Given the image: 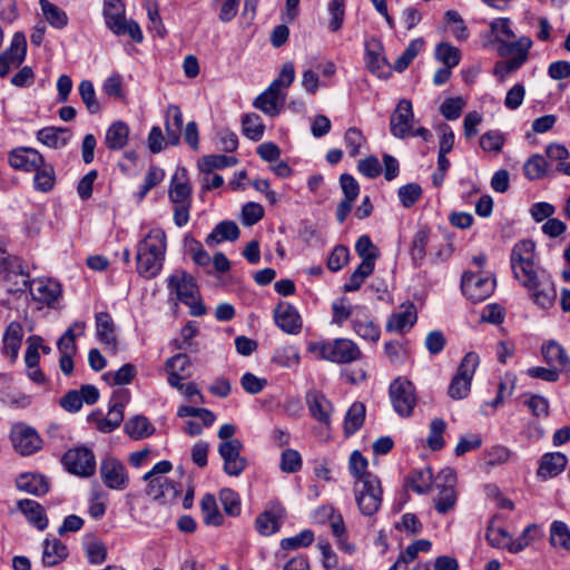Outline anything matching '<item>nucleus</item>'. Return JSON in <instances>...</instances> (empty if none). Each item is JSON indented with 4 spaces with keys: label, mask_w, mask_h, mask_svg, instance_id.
<instances>
[{
    "label": "nucleus",
    "mask_w": 570,
    "mask_h": 570,
    "mask_svg": "<svg viewBox=\"0 0 570 570\" xmlns=\"http://www.w3.org/2000/svg\"><path fill=\"white\" fill-rule=\"evenodd\" d=\"M86 324L82 321L72 323L59 338L57 346L60 355H75L77 352L76 338L85 334Z\"/></svg>",
    "instance_id": "nucleus-34"
},
{
    "label": "nucleus",
    "mask_w": 570,
    "mask_h": 570,
    "mask_svg": "<svg viewBox=\"0 0 570 570\" xmlns=\"http://www.w3.org/2000/svg\"><path fill=\"white\" fill-rule=\"evenodd\" d=\"M166 253V234L161 228L151 229L138 244L137 272L149 279L159 274Z\"/></svg>",
    "instance_id": "nucleus-1"
},
{
    "label": "nucleus",
    "mask_w": 570,
    "mask_h": 570,
    "mask_svg": "<svg viewBox=\"0 0 570 570\" xmlns=\"http://www.w3.org/2000/svg\"><path fill=\"white\" fill-rule=\"evenodd\" d=\"M353 492L357 508L363 515L372 517L380 510L383 489L377 475L366 474L362 480H355Z\"/></svg>",
    "instance_id": "nucleus-5"
},
{
    "label": "nucleus",
    "mask_w": 570,
    "mask_h": 570,
    "mask_svg": "<svg viewBox=\"0 0 570 570\" xmlns=\"http://www.w3.org/2000/svg\"><path fill=\"white\" fill-rule=\"evenodd\" d=\"M146 494L155 501L171 504L180 494V488L168 478L153 479L147 482Z\"/></svg>",
    "instance_id": "nucleus-21"
},
{
    "label": "nucleus",
    "mask_w": 570,
    "mask_h": 570,
    "mask_svg": "<svg viewBox=\"0 0 570 570\" xmlns=\"http://www.w3.org/2000/svg\"><path fill=\"white\" fill-rule=\"evenodd\" d=\"M541 355L543 361L558 371H570V356L567 351L554 340L542 344Z\"/></svg>",
    "instance_id": "nucleus-26"
},
{
    "label": "nucleus",
    "mask_w": 570,
    "mask_h": 570,
    "mask_svg": "<svg viewBox=\"0 0 570 570\" xmlns=\"http://www.w3.org/2000/svg\"><path fill=\"white\" fill-rule=\"evenodd\" d=\"M435 58L444 66L454 68L460 62L461 52L456 47L448 42H442L435 48Z\"/></svg>",
    "instance_id": "nucleus-55"
},
{
    "label": "nucleus",
    "mask_w": 570,
    "mask_h": 570,
    "mask_svg": "<svg viewBox=\"0 0 570 570\" xmlns=\"http://www.w3.org/2000/svg\"><path fill=\"white\" fill-rule=\"evenodd\" d=\"M168 289L170 294H175L177 299L190 306L191 314L202 316L206 313L205 306L196 301L198 287L195 278L187 272L179 269L175 271L168 277Z\"/></svg>",
    "instance_id": "nucleus-6"
},
{
    "label": "nucleus",
    "mask_w": 570,
    "mask_h": 570,
    "mask_svg": "<svg viewBox=\"0 0 570 570\" xmlns=\"http://www.w3.org/2000/svg\"><path fill=\"white\" fill-rule=\"evenodd\" d=\"M191 193L187 170L185 168L176 170L170 180L168 197L174 206V223L178 227H184L189 222Z\"/></svg>",
    "instance_id": "nucleus-4"
},
{
    "label": "nucleus",
    "mask_w": 570,
    "mask_h": 570,
    "mask_svg": "<svg viewBox=\"0 0 570 570\" xmlns=\"http://www.w3.org/2000/svg\"><path fill=\"white\" fill-rule=\"evenodd\" d=\"M243 443L238 439L223 441L218 445V453L224 464L223 470L230 476L240 475L248 465V461L240 455Z\"/></svg>",
    "instance_id": "nucleus-15"
},
{
    "label": "nucleus",
    "mask_w": 570,
    "mask_h": 570,
    "mask_svg": "<svg viewBox=\"0 0 570 570\" xmlns=\"http://www.w3.org/2000/svg\"><path fill=\"white\" fill-rule=\"evenodd\" d=\"M548 161L540 154L532 155L523 165V174L529 180H538L548 174Z\"/></svg>",
    "instance_id": "nucleus-47"
},
{
    "label": "nucleus",
    "mask_w": 570,
    "mask_h": 570,
    "mask_svg": "<svg viewBox=\"0 0 570 570\" xmlns=\"http://www.w3.org/2000/svg\"><path fill=\"white\" fill-rule=\"evenodd\" d=\"M166 132L173 145L178 144L183 128V114L178 106L170 105L166 114Z\"/></svg>",
    "instance_id": "nucleus-44"
},
{
    "label": "nucleus",
    "mask_w": 570,
    "mask_h": 570,
    "mask_svg": "<svg viewBox=\"0 0 570 570\" xmlns=\"http://www.w3.org/2000/svg\"><path fill=\"white\" fill-rule=\"evenodd\" d=\"M67 470L79 476H90L96 470V459L91 450L85 446L70 449L62 458Z\"/></svg>",
    "instance_id": "nucleus-16"
},
{
    "label": "nucleus",
    "mask_w": 570,
    "mask_h": 570,
    "mask_svg": "<svg viewBox=\"0 0 570 570\" xmlns=\"http://www.w3.org/2000/svg\"><path fill=\"white\" fill-rule=\"evenodd\" d=\"M237 158L234 156L226 155H208L203 158L200 169L209 174L213 169H222L232 167L237 164Z\"/></svg>",
    "instance_id": "nucleus-56"
},
{
    "label": "nucleus",
    "mask_w": 570,
    "mask_h": 570,
    "mask_svg": "<svg viewBox=\"0 0 570 570\" xmlns=\"http://www.w3.org/2000/svg\"><path fill=\"white\" fill-rule=\"evenodd\" d=\"M533 42L531 38L527 36H522L515 41H505L500 40V45L498 47L499 55L501 57H522L528 58L529 51L532 47Z\"/></svg>",
    "instance_id": "nucleus-38"
},
{
    "label": "nucleus",
    "mask_w": 570,
    "mask_h": 570,
    "mask_svg": "<svg viewBox=\"0 0 570 570\" xmlns=\"http://www.w3.org/2000/svg\"><path fill=\"white\" fill-rule=\"evenodd\" d=\"M550 543L554 548L570 551V529L562 521H553L550 527Z\"/></svg>",
    "instance_id": "nucleus-50"
},
{
    "label": "nucleus",
    "mask_w": 570,
    "mask_h": 570,
    "mask_svg": "<svg viewBox=\"0 0 570 570\" xmlns=\"http://www.w3.org/2000/svg\"><path fill=\"white\" fill-rule=\"evenodd\" d=\"M480 357L474 352L466 353L449 385L448 395L453 400L465 399L471 390L472 379L479 366Z\"/></svg>",
    "instance_id": "nucleus-10"
},
{
    "label": "nucleus",
    "mask_w": 570,
    "mask_h": 570,
    "mask_svg": "<svg viewBox=\"0 0 570 570\" xmlns=\"http://www.w3.org/2000/svg\"><path fill=\"white\" fill-rule=\"evenodd\" d=\"M306 401L311 415L321 423L328 425L333 411L331 402L318 392H309Z\"/></svg>",
    "instance_id": "nucleus-31"
},
{
    "label": "nucleus",
    "mask_w": 570,
    "mask_h": 570,
    "mask_svg": "<svg viewBox=\"0 0 570 570\" xmlns=\"http://www.w3.org/2000/svg\"><path fill=\"white\" fill-rule=\"evenodd\" d=\"M568 459L561 452H551L542 455L538 468V475L550 479L559 475L567 466Z\"/></svg>",
    "instance_id": "nucleus-30"
},
{
    "label": "nucleus",
    "mask_w": 570,
    "mask_h": 570,
    "mask_svg": "<svg viewBox=\"0 0 570 570\" xmlns=\"http://www.w3.org/2000/svg\"><path fill=\"white\" fill-rule=\"evenodd\" d=\"M243 134L250 140H259L265 130L262 118L257 114H246L242 119Z\"/></svg>",
    "instance_id": "nucleus-51"
},
{
    "label": "nucleus",
    "mask_w": 570,
    "mask_h": 570,
    "mask_svg": "<svg viewBox=\"0 0 570 570\" xmlns=\"http://www.w3.org/2000/svg\"><path fill=\"white\" fill-rule=\"evenodd\" d=\"M154 431L153 424L144 415H135L125 423V432L135 440L147 438L151 435Z\"/></svg>",
    "instance_id": "nucleus-42"
},
{
    "label": "nucleus",
    "mask_w": 570,
    "mask_h": 570,
    "mask_svg": "<svg viewBox=\"0 0 570 570\" xmlns=\"http://www.w3.org/2000/svg\"><path fill=\"white\" fill-rule=\"evenodd\" d=\"M365 63L367 69L381 77L386 65L385 58L381 55V47L379 43L375 46L367 45L365 51Z\"/></svg>",
    "instance_id": "nucleus-53"
},
{
    "label": "nucleus",
    "mask_w": 570,
    "mask_h": 570,
    "mask_svg": "<svg viewBox=\"0 0 570 570\" xmlns=\"http://www.w3.org/2000/svg\"><path fill=\"white\" fill-rule=\"evenodd\" d=\"M464 107L465 100L462 97L446 98L442 102L440 111L446 120H455L461 116Z\"/></svg>",
    "instance_id": "nucleus-63"
},
{
    "label": "nucleus",
    "mask_w": 570,
    "mask_h": 570,
    "mask_svg": "<svg viewBox=\"0 0 570 570\" xmlns=\"http://www.w3.org/2000/svg\"><path fill=\"white\" fill-rule=\"evenodd\" d=\"M68 557L67 547L58 539L43 542L42 563L46 567H53L59 564Z\"/></svg>",
    "instance_id": "nucleus-37"
},
{
    "label": "nucleus",
    "mask_w": 570,
    "mask_h": 570,
    "mask_svg": "<svg viewBox=\"0 0 570 570\" xmlns=\"http://www.w3.org/2000/svg\"><path fill=\"white\" fill-rule=\"evenodd\" d=\"M29 291L35 301L48 306L55 303L61 293L60 285L51 279L32 281Z\"/></svg>",
    "instance_id": "nucleus-28"
},
{
    "label": "nucleus",
    "mask_w": 570,
    "mask_h": 570,
    "mask_svg": "<svg viewBox=\"0 0 570 570\" xmlns=\"http://www.w3.org/2000/svg\"><path fill=\"white\" fill-rule=\"evenodd\" d=\"M239 237V228L232 220L220 222L207 236V245L219 244L223 240L234 242Z\"/></svg>",
    "instance_id": "nucleus-39"
},
{
    "label": "nucleus",
    "mask_w": 570,
    "mask_h": 570,
    "mask_svg": "<svg viewBox=\"0 0 570 570\" xmlns=\"http://www.w3.org/2000/svg\"><path fill=\"white\" fill-rule=\"evenodd\" d=\"M455 482L456 475L450 468L441 470L435 476L434 485L439 490V493L434 499V507L435 510L441 514L448 513L455 505Z\"/></svg>",
    "instance_id": "nucleus-14"
},
{
    "label": "nucleus",
    "mask_w": 570,
    "mask_h": 570,
    "mask_svg": "<svg viewBox=\"0 0 570 570\" xmlns=\"http://www.w3.org/2000/svg\"><path fill=\"white\" fill-rule=\"evenodd\" d=\"M417 313L413 303L401 305L397 312L390 315L385 330L390 333H406L416 323Z\"/></svg>",
    "instance_id": "nucleus-23"
},
{
    "label": "nucleus",
    "mask_w": 570,
    "mask_h": 570,
    "mask_svg": "<svg viewBox=\"0 0 570 570\" xmlns=\"http://www.w3.org/2000/svg\"><path fill=\"white\" fill-rule=\"evenodd\" d=\"M276 325L287 334H298L302 330V320L296 308L288 303H279L274 311Z\"/></svg>",
    "instance_id": "nucleus-24"
},
{
    "label": "nucleus",
    "mask_w": 570,
    "mask_h": 570,
    "mask_svg": "<svg viewBox=\"0 0 570 570\" xmlns=\"http://www.w3.org/2000/svg\"><path fill=\"white\" fill-rule=\"evenodd\" d=\"M295 79L293 62H286L278 77L254 101V106L267 116H276L283 108L286 94L282 88H288Z\"/></svg>",
    "instance_id": "nucleus-2"
},
{
    "label": "nucleus",
    "mask_w": 570,
    "mask_h": 570,
    "mask_svg": "<svg viewBox=\"0 0 570 570\" xmlns=\"http://www.w3.org/2000/svg\"><path fill=\"white\" fill-rule=\"evenodd\" d=\"M302 456L294 449H286L281 455V470L285 473H295L302 469Z\"/></svg>",
    "instance_id": "nucleus-64"
},
{
    "label": "nucleus",
    "mask_w": 570,
    "mask_h": 570,
    "mask_svg": "<svg viewBox=\"0 0 570 570\" xmlns=\"http://www.w3.org/2000/svg\"><path fill=\"white\" fill-rule=\"evenodd\" d=\"M446 429V423L443 419H434L430 424V434L428 438V445L431 450H441L444 445L443 433Z\"/></svg>",
    "instance_id": "nucleus-60"
},
{
    "label": "nucleus",
    "mask_w": 570,
    "mask_h": 570,
    "mask_svg": "<svg viewBox=\"0 0 570 570\" xmlns=\"http://www.w3.org/2000/svg\"><path fill=\"white\" fill-rule=\"evenodd\" d=\"M129 137V127L124 121H115L106 131L105 144L111 150L122 149Z\"/></svg>",
    "instance_id": "nucleus-36"
},
{
    "label": "nucleus",
    "mask_w": 570,
    "mask_h": 570,
    "mask_svg": "<svg viewBox=\"0 0 570 570\" xmlns=\"http://www.w3.org/2000/svg\"><path fill=\"white\" fill-rule=\"evenodd\" d=\"M520 281L521 285L530 291L531 298L534 304L542 309L551 308L557 299V288L551 275L546 271L538 272L529 277Z\"/></svg>",
    "instance_id": "nucleus-8"
},
{
    "label": "nucleus",
    "mask_w": 570,
    "mask_h": 570,
    "mask_svg": "<svg viewBox=\"0 0 570 570\" xmlns=\"http://www.w3.org/2000/svg\"><path fill=\"white\" fill-rule=\"evenodd\" d=\"M104 17L108 28L117 36L128 35L137 43L142 41L139 24L134 20H126L121 0H105Z\"/></svg>",
    "instance_id": "nucleus-7"
},
{
    "label": "nucleus",
    "mask_w": 570,
    "mask_h": 570,
    "mask_svg": "<svg viewBox=\"0 0 570 570\" xmlns=\"http://www.w3.org/2000/svg\"><path fill=\"white\" fill-rule=\"evenodd\" d=\"M26 37L21 32H16L12 37L10 48L6 52H3V55L8 56L11 59L13 67H19L26 58Z\"/></svg>",
    "instance_id": "nucleus-54"
},
{
    "label": "nucleus",
    "mask_w": 570,
    "mask_h": 570,
    "mask_svg": "<svg viewBox=\"0 0 570 570\" xmlns=\"http://www.w3.org/2000/svg\"><path fill=\"white\" fill-rule=\"evenodd\" d=\"M136 375V368L132 364H124L116 372H107L104 374V380L114 385L129 384Z\"/></svg>",
    "instance_id": "nucleus-58"
},
{
    "label": "nucleus",
    "mask_w": 570,
    "mask_h": 570,
    "mask_svg": "<svg viewBox=\"0 0 570 570\" xmlns=\"http://www.w3.org/2000/svg\"><path fill=\"white\" fill-rule=\"evenodd\" d=\"M129 401V393L126 390H117L112 393L109 401V410L106 417H101V412L91 413L88 421L95 422L97 429L102 433L115 431L124 420L125 405Z\"/></svg>",
    "instance_id": "nucleus-11"
},
{
    "label": "nucleus",
    "mask_w": 570,
    "mask_h": 570,
    "mask_svg": "<svg viewBox=\"0 0 570 570\" xmlns=\"http://www.w3.org/2000/svg\"><path fill=\"white\" fill-rule=\"evenodd\" d=\"M352 328L356 335L365 341L376 343L380 340V326L371 318L366 307H355Z\"/></svg>",
    "instance_id": "nucleus-22"
},
{
    "label": "nucleus",
    "mask_w": 570,
    "mask_h": 570,
    "mask_svg": "<svg viewBox=\"0 0 570 570\" xmlns=\"http://www.w3.org/2000/svg\"><path fill=\"white\" fill-rule=\"evenodd\" d=\"M307 351L320 360L336 364H347L357 361L362 352L357 344L350 338L309 342Z\"/></svg>",
    "instance_id": "nucleus-3"
},
{
    "label": "nucleus",
    "mask_w": 570,
    "mask_h": 570,
    "mask_svg": "<svg viewBox=\"0 0 570 570\" xmlns=\"http://www.w3.org/2000/svg\"><path fill=\"white\" fill-rule=\"evenodd\" d=\"M389 393L393 409L400 416L407 417L413 413L416 395L412 382L399 377L391 383Z\"/></svg>",
    "instance_id": "nucleus-13"
},
{
    "label": "nucleus",
    "mask_w": 570,
    "mask_h": 570,
    "mask_svg": "<svg viewBox=\"0 0 570 570\" xmlns=\"http://www.w3.org/2000/svg\"><path fill=\"white\" fill-rule=\"evenodd\" d=\"M20 491L28 492L33 495H43L49 491V484L45 476L36 473H23L16 481Z\"/></svg>",
    "instance_id": "nucleus-35"
},
{
    "label": "nucleus",
    "mask_w": 570,
    "mask_h": 570,
    "mask_svg": "<svg viewBox=\"0 0 570 570\" xmlns=\"http://www.w3.org/2000/svg\"><path fill=\"white\" fill-rule=\"evenodd\" d=\"M327 11L331 14L328 29L336 32L342 28L344 22L345 0H331L327 6Z\"/></svg>",
    "instance_id": "nucleus-61"
},
{
    "label": "nucleus",
    "mask_w": 570,
    "mask_h": 570,
    "mask_svg": "<svg viewBox=\"0 0 570 570\" xmlns=\"http://www.w3.org/2000/svg\"><path fill=\"white\" fill-rule=\"evenodd\" d=\"M17 507L37 529L45 530L47 528L48 519L40 503L35 500L23 499L17 502Z\"/></svg>",
    "instance_id": "nucleus-33"
},
{
    "label": "nucleus",
    "mask_w": 570,
    "mask_h": 570,
    "mask_svg": "<svg viewBox=\"0 0 570 570\" xmlns=\"http://www.w3.org/2000/svg\"><path fill=\"white\" fill-rule=\"evenodd\" d=\"M495 285L493 276L481 272H465L461 278L463 295L474 304L488 299L494 292Z\"/></svg>",
    "instance_id": "nucleus-12"
},
{
    "label": "nucleus",
    "mask_w": 570,
    "mask_h": 570,
    "mask_svg": "<svg viewBox=\"0 0 570 570\" xmlns=\"http://www.w3.org/2000/svg\"><path fill=\"white\" fill-rule=\"evenodd\" d=\"M273 362L282 367H295L299 364V353L294 346H284L275 351Z\"/></svg>",
    "instance_id": "nucleus-59"
},
{
    "label": "nucleus",
    "mask_w": 570,
    "mask_h": 570,
    "mask_svg": "<svg viewBox=\"0 0 570 570\" xmlns=\"http://www.w3.org/2000/svg\"><path fill=\"white\" fill-rule=\"evenodd\" d=\"M115 323L107 312L96 314V333L99 341L106 346L107 350L115 353L117 351L118 342L115 334Z\"/></svg>",
    "instance_id": "nucleus-27"
},
{
    "label": "nucleus",
    "mask_w": 570,
    "mask_h": 570,
    "mask_svg": "<svg viewBox=\"0 0 570 570\" xmlns=\"http://www.w3.org/2000/svg\"><path fill=\"white\" fill-rule=\"evenodd\" d=\"M14 449L22 455H31L41 449L42 440L37 431L23 424H16L11 430Z\"/></svg>",
    "instance_id": "nucleus-20"
},
{
    "label": "nucleus",
    "mask_w": 570,
    "mask_h": 570,
    "mask_svg": "<svg viewBox=\"0 0 570 570\" xmlns=\"http://www.w3.org/2000/svg\"><path fill=\"white\" fill-rule=\"evenodd\" d=\"M314 541V532L305 529L294 537L284 538L281 540V548L284 550H297L299 548L309 547Z\"/></svg>",
    "instance_id": "nucleus-57"
},
{
    "label": "nucleus",
    "mask_w": 570,
    "mask_h": 570,
    "mask_svg": "<svg viewBox=\"0 0 570 570\" xmlns=\"http://www.w3.org/2000/svg\"><path fill=\"white\" fill-rule=\"evenodd\" d=\"M219 500L226 514L236 517L240 513V500L235 491L223 489L219 492Z\"/></svg>",
    "instance_id": "nucleus-62"
},
{
    "label": "nucleus",
    "mask_w": 570,
    "mask_h": 570,
    "mask_svg": "<svg viewBox=\"0 0 570 570\" xmlns=\"http://www.w3.org/2000/svg\"><path fill=\"white\" fill-rule=\"evenodd\" d=\"M511 267L514 277L520 282L529 281L531 275L543 271L535 264V244L531 239L519 240L511 252Z\"/></svg>",
    "instance_id": "nucleus-9"
},
{
    "label": "nucleus",
    "mask_w": 570,
    "mask_h": 570,
    "mask_svg": "<svg viewBox=\"0 0 570 570\" xmlns=\"http://www.w3.org/2000/svg\"><path fill=\"white\" fill-rule=\"evenodd\" d=\"M434 480L435 478L433 479L432 470L430 468H424L413 471L409 475L406 484L412 491L419 494H424L430 491Z\"/></svg>",
    "instance_id": "nucleus-41"
},
{
    "label": "nucleus",
    "mask_w": 570,
    "mask_h": 570,
    "mask_svg": "<svg viewBox=\"0 0 570 570\" xmlns=\"http://www.w3.org/2000/svg\"><path fill=\"white\" fill-rule=\"evenodd\" d=\"M413 122L412 102L407 99L400 100L390 118L391 134L396 138L404 139L410 136Z\"/></svg>",
    "instance_id": "nucleus-19"
},
{
    "label": "nucleus",
    "mask_w": 570,
    "mask_h": 570,
    "mask_svg": "<svg viewBox=\"0 0 570 570\" xmlns=\"http://www.w3.org/2000/svg\"><path fill=\"white\" fill-rule=\"evenodd\" d=\"M35 171V189L41 193L50 191L56 183L53 166L43 161Z\"/></svg>",
    "instance_id": "nucleus-46"
},
{
    "label": "nucleus",
    "mask_w": 570,
    "mask_h": 570,
    "mask_svg": "<svg viewBox=\"0 0 570 570\" xmlns=\"http://www.w3.org/2000/svg\"><path fill=\"white\" fill-rule=\"evenodd\" d=\"M23 337V328L19 322H11L7 326L2 337V352L9 355L11 360H16L21 347Z\"/></svg>",
    "instance_id": "nucleus-32"
},
{
    "label": "nucleus",
    "mask_w": 570,
    "mask_h": 570,
    "mask_svg": "<svg viewBox=\"0 0 570 570\" xmlns=\"http://www.w3.org/2000/svg\"><path fill=\"white\" fill-rule=\"evenodd\" d=\"M37 139L50 148H61L67 145L69 135L66 128L47 127L37 132Z\"/></svg>",
    "instance_id": "nucleus-40"
},
{
    "label": "nucleus",
    "mask_w": 570,
    "mask_h": 570,
    "mask_svg": "<svg viewBox=\"0 0 570 570\" xmlns=\"http://www.w3.org/2000/svg\"><path fill=\"white\" fill-rule=\"evenodd\" d=\"M78 90L88 112L91 115L98 114L101 110V106L96 97L94 83L85 79L79 83Z\"/></svg>",
    "instance_id": "nucleus-52"
},
{
    "label": "nucleus",
    "mask_w": 570,
    "mask_h": 570,
    "mask_svg": "<svg viewBox=\"0 0 570 570\" xmlns=\"http://www.w3.org/2000/svg\"><path fill=\"white\" fill-rule=\"evenodd\" d=\"M365 420V405L354 402L346 412L344 420V433L350 436L361 429Z\"/></svg>",
    "instance_id": "nucleus-43"
},
{
    "label": "nucleus",
    "mask_w": 570,
    "mask_h": 570,
    "mask_svg": "<svg viewBox=\"0 0 570 570\" xmlns=\"http://www.w3.org/2000/svg\"><path fill=\"white\" fill-rule=\"evenodd\" d=\"M200 509L204 522L207 525L218 527L223 523V515L218 510L216 499L213 494H205L202 498Z\"/></svg>",
    "instance_id": "nucleus-48"
},
{
    "label": "nucleus",
    "mask_w": 570,
    "mask_h": 570,
    "mask_svg": "<svg viewBox=\"0 0 570 570\" xmlns=\"http://www.w3.org/2000/svg\"><path fill=\"white\" fill-rule=\"evenodd\" d=\"M46 20L56 29H62L68 23L67 13L49 0L39 1Z\"/></svg>",
    "instance_id": "nucleus-49"
},
{
    "label": "nucleus",
    "mask_w": 570,
    "mask_h": 570,
    "mask_svg": "<svg viewBox=\"0 0 570 570\" xmlns=\"http://www.w3.org/2000/svg\"><path fill=\"white\" fill-rule=\"evenodd\" d=\"M286 517V510L278 501H271L264 512L257 515L255 524L262 535L276 533Z\"/></svg>",
    "instance_id": "nucleus-18"
},
{
    "label": "nucleus",
    "mask_w": 570,
    "mask_h": 570,
    "mask_svg": "<svg viewBox=\"0 0 570 570\" xmlns=\"http://www.w3.org/2000/svg\"><path fill=\"white\" fill-rule=\"evenodd\" d=\"M43 161V156L33 148L21 147L9 154L10 166L18 170L35 171Z\"/></svg>",
    "instance_id": "nucleus-25"
},
{
    "label": "nucleus",
    "mask_w": 570,
    "mask_h": 570,
    "mask_svg": "<svg viewBox=\"0 0 570 570\" xmlns=\"http://www.w3.org/2000/svg\"><path fill=\"white\" fill-rule=\"evenodd\" d=\"M430 242V229L428 227H421L413 237L411 244V257L414 265L420 266L426 255V246Z\"/></svg>",
    "instance_id": "nucleus-45"
},
{
    "label": "nucleus",
    "mask_w": 570,
    "mask_h": 570,
    "mask_svg": "<svg viewBox=\"0 0 570 570\" xmlns=\"http://www.w3.org/2000/svg\"><path fill=\"white\" fill-rule=\"evenodd\" d=\"M4 281L9 293H23L27 288L30 289L29 274L23 271L19 262H12L8 265Z\"/></svg>",
    "instance_id": "nucleus-29"
},
{
    "label": "nucleus",
    "mask_w": 570,
    "mask_h": 570,
    "mask_svg": "<svg viewBox=\"0 0 570 570\" xmlns=\"http://www.w3.org/2000/svg\"><path fill=\"white\" fill-rule=\"evenodd\" d=\"M100 478L110 490L122 491L129 484L126 466L115 458H106L101 461Z\"/></svg>",
    "instance_id": "nucleus-17"
}]
</instances>
